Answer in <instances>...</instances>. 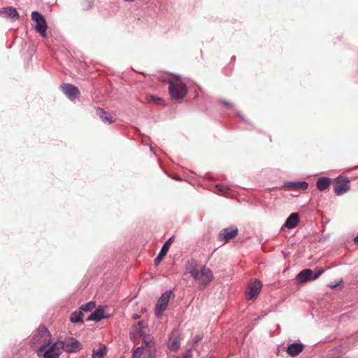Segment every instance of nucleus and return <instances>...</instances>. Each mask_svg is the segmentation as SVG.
Here are the masks:
<instances>
[{
  "label": "nucleus",
  "mask_w": 358,
  "mask_h": 358,
  "mask_svg": "<svg viewBox=\"0 0 358 358\" xmlns=\"http://www.w3.org/2000/svg\"><path fill=\"white\" fill-rule=\"evenodd\" d=\"M52 341V335L45 325H40L31 339L32 348H47Z\"/></svg>",
  "instance_id": "1"
},
{
  "label": "nucleus",
  "mask_w": 358,
  "mask_h": 358,
  "mask_svg": "<svg viewBox=\"0 0 358 358\" xmlns=\"http://www.w3.org/2000/svg\"><path fill=\"white\" fill-rule=\"evenodd\" d=\"M189 273L194 279L199 280L204 287L213 279V272L206 266L192 268Z\"/></svg>",
  "instance_id": "2"
},
{
  "label": "nucleus",
  "mask_w": 358,
  "mask_h": 358,
  "mask_svg": "<svg viewBox=\"0 0 358 358\" xmlns=\"http://www.w3.org/2000/svg\"><path fill=\"white\" fill-rule=\"evenodd\" d=\"M38 358H59L62 354V350L58 341L52 342L47 348H39L36 350Z\"/></svg>",
  "instance_id": "3"
},
{
  "label": "nucleus",
  "mask_w": 358,
  "mask_h": 358,
  "mask_svg": "<svg viewBox=\"0 0 358 358\" xmlns=\"http://www.w3.org/2000/svg\"><path fill=\"white\" fill-rule=\"evenodd\" d=\"M169 91L173 100H182L187 94L188 90L183 83L169 80Z\"/></svg>",
  "instance_id": "4"
},
{
  "label": "nucleus",
  "mask_w": 358,
  "mask_h": 358,
  "mask_svg": "<svg viewBox=\"0 0 358 358\" xmlns=\"http://www.w3.org/2000/svg\"><path fill=\"white\" fill-rule=\"evenodd\" d=\"M62 352L64 351L69 354L78 352L83 348L80 342L75 338L68 337L64 341H59Z\"/></svg>",
  "instance_id": "5"
},
{
  "label": "nucleus",
  "mask_w": 358,
  "mask_h": 358,
  "mask_svg": "<svg viewBox=\"0 0 358 358\" xmlns=\"http://www.w3.org/2000/svg\"><path fill=\"white\" fill-rule=\"evenodd\" d=\"M173 294L172 290H168L163 293L158 301L155 308V315L157 318L162 317L163 313L167 308L168 303L170 300L171 296Z\"/></svg>",
  "instance_id": "6"
},
{
  "label": "nucleus",
  "mask_w": 358,
  "mask_h": 358,
  "mask_svg": "<svg viewBox=\"0 0 358 358\" xmlns=\"http://www.w3.org/2000/svg\"><path fill=\"white\" fill-rule=\"evenodd\" d=\"M31 19L35 22V29L43 37H46L47 23L45 17L38 11H33Z\"/></svg>",
  "instance_id": "7"
},
{
  "label": "nucleus",
  "mask_w": 358,
  "mask_h": 358,
  "mask_svg": "<svg viewBox=\"0 0 358 358\" xmlns=\"http://www.w3.org/2000/svg\"><path fill=\"white\" fill-rule=\"evenodd\" d=\"M180 333L178 329H174L169 336L166 342L168 349L171 352H176L180 348Z\"/></svg>",
  "instance_id": "8"
},
{
  "label": "nucleus",
  "mask_w": 358,
  "mask_h": 358,
  "mask_svg": "<svg viewBox=\"0 0 358 358\" xmlns=\"http://www.w3.org/2000/svg\"><path fill=\"white\" fill-rule=\"evenodd\" d=\"M238 234V229L236 227L231 226L224 228L221 230L218 234L217 238L220 241L227 243L231 238L235 237Z\"/></svg>",
  "instance_id": "9"
},
{
  "label": "nucleus",
  "mask_w": 358,
  "mask_h": 358,
  "mask_svg": "<svg viewBox=\"0 0 358 358\" xmlns=\"http://www.w3.org/2000/svg\"><path fill=\"white\" fill-rule=\"evenodd\" d=\"M60 88L63 93L71 101H73L80 94L78 88L72 84L63 83L61 85Z\"/></svg>",
  "instance_id": "10"
},
{
  "label": "nucleus",
  "mask_w": 358,
  "mask_h": 358,
  "mask_svg": "<svg viewBox=\"0 0 358 358\" xmlns=\"http://www.w3.org/2000/svg\"><path fill=\"white\" fill-rule=\"evenodd\" d=\"M340 178H336L335 185L334 186V191L336 195H342L350 189V180L348 178H344L342 180H339Z\"/></svg>",
  "instance_id": "11"
},
{
  "label": "nucleus",
  "mask_w": 358,
  "mask_h": 358,
  "mask_svg": "<svg viewBox=\"0 0 358 358\" xmlns=\"http://www.w3.org/2000/svg\"><path fill=\"white\" fill-rule=\"evenodd\" d=\"M296 280L298 284H302L307 281L314 280L313 271L310 268L302 270L296 275Z\"/></svg>",
  "instance_id": "12"
},
{
  "label": "nucleus",
  "mask_w": 358,
  "mask_h": 358,
  "mask_svg": "<svg viewBox=\"0 0 358 358\" xmlns=\"http://www.w3.org/2000/svg\"><path fill=\"white\" fill-rule=\"evenodd\" d=\"M262 287V282L258 280H255L254 282L249 286L248 289L246 292L248 299H252L254 297L257 296L259 293Z\"/></svg>",
  "instance_id": "13"
},
{
  "label": "nucleus",
  "mask_w": 358,
  "mask_h": 358,
  "mask_svg": "<svg viewBox=\"0 0 358 358\" xmlns=\"http://www.w3.org/2000/svg\"><path fill=\"white\" fill-rule=\"evenodd\" d=\"M0 15L4 18H10L14 20L19 17L17 10L12 6L1 8L0 10Z\"/></svg>",
  "instance_id": "14"
},
{
  "label": "nucleus",
  "mask_w": 358,
  "mask_h": 358,
  "mask_svg": "<svg viewBox=\"0 0 358 358\" xmlns=\"http://www.w3.org/2000/svg\"><path fill=\"white\" fill-rule=\"evenodd\" d=\"M173 241V237L169 238L165 243L162 245L159 254L157 257L155 259V264L156 265L159 264L164 257L166 255L168 250L169 249L170 244Z\"/></svg>",
  "instance_id": "15"
},
{
  "label": "nucleus",
  "mask_w": 358,
  "mask_h": 358,
  "mask_svg": "<svg viewBox=\"0 0 358 358\" xmlns=\"http://www.w3.org/2000/svg\"><path fill=\"white\" fill-rule=\"evenodd\" d=\"M299 214L297 213H293L287 218L282 228L294 229L299 224Z\"/></svg>",
  "instance_id": "16"
},
{
  "label": "nucleus",
  "mask_w": 358,
  "mask_h": 358,
  "mask_svg": "<svg viewBox=\"0 0 358 358\" xmlns=\"http://www.w3.org/2000/svg\"><path fill=\"white\" fill-rule=\"evenodd\" d=\"M303 348L302 343H294L288 345L287 352L291 357H296L303 351Z\"/></svg>",
  "instance_id": "17"
},
{
  "label": "nucleus",
  "mask_w": 358,
  "mask_h": 358,
  "mask_svg": "<svg viewBox=\"0 0 358 358\" xmlns=\"http://www.w3.org/2000/svg\"><path fill=\"white\" fill-rule=\"evenodd\" d=\"M108 316H106L104 315V310L99 307L96 308L87 318V321H94V322H99L102 319L107 318Z\"/></svg>",
  "instance_id": "18"
},
{
  "label": "nucleus",
  "mask_w": 358,
  "mask_h": 358,
  "mask_svg": "<svg viewBox=\"0 0 358 358\" xmlns=\"http://www.w3.org/2000/svg\"><path fill=\"white\" fill-rule=\"evenodd\" d=\"M285 186L289 189L305 190L308 188V183L306 181L287 182Z\"/></svg>",
  "instance_id": "19"
},
{
  "label": "nucleus",
  "mask_w": 358,
  "mask_h": 358,
  "mask_svg": "<svg viewBox=\"0 0 358 358\" xmlns=\"http://www.w3.org/2000/svg\"><path fill=\"white\" fill-rule=\"evenodd\" d=\"M141 348H142V349H145L147 354H148V352L152 348L156 350L155 341L153 338L151 337L143 338Z\"/></svg>",
  "instance_id": "20"
},
{
  "label": "nucleus",
  "mask_w": 358,
  "mask_h": 358,
  "mask_svg": "<svg viewBox=\"0 0 358 358\" xmlns=\"http://www.w3.org/2000/svg\"><path fill=\"white\" fill-rule=\"evenodd\" d=\"M106 352V346L103 343H99V348L92 350V358H103Z\"/></svg>",
  "instance_id": "21"
},
{
  "label": "nucleus",
  "mask_w": 358,
  "mask_h": 358,
  "mask_svg": "<svg viewBox=\"0 0 358 358\" xmlns=\"http://www.w3.org/2000/svg\"><path fill=\"white\" fill-rule=\"evenodd\" d=\"M83 313L78 309V310L73 311L70 315V322L73 324L83 323Z\"/></svg>",
  "instance_id": "22"
},
{
  "label": "nucleus",
  "mask_w": 358,
  "mask_h": 358,
  "mask_svg": "<svg viewBox=\"0 0 358 358\" xmlns=\"http://www.w3.org/2000/svg\"><path fill=\"white\" fill-rule=\"evenodd\" d=\"M330 182L331 180L329 178L321 177L317 180V187L320 191H324L329 186Z\"/></svg>",
  "instance_id": "23"
},
{
  "label": "nucleus",
  "mask_w": 358,
  "mask_h": 358,
  "mask_svg": "<svg viewBox=\"0 0 358 358\" xmlns=\"http://www.w3.org/2000/svg\"><path fill=\"white\" fill-rule=\"evenodd\" d=\"M96 110H97V114L99 115L101 120L103 122H107L108 124H112L114 122V120H113V117L111 116H110L109 114L106 111L103 110L101 108H98Z\"/></svg>",
  "instance_id": "24"
},
{
  "label": "nucleus",
  "mask_w": 358,
  "mask_h": 358,
  "mask_svg": "<svg viewBox=\"0 0 358 358\" xmlns=\"http://www.w3.org/2000/svg\"><path fill=\"white\" fill-rule=\"evenodd\" d=\"M95 307H96V303L94 301H89L87 303H85L81 305L80 307L79 308V309L83 313L84 311L87 312V311L92 310Z\"/></svg>",
  "instance_id": "25"
},
{
  "label": "nucleus",
  "mask_w": 358,
  "mask_h": 358,
  "mask_svg": "<svg viewBox=\"0 0 358 358\" xmlns=\"http://www.w3.org/2000/svg\"><path fill=\"white\" fill-rule=\"evenodd\" d=\"M324 269L321 267H317L313 271V279L314 280L318 278L323 273Z\"/></svg>",
  "instance_id": "26"
},
{
  "label": "nucleus",
  "mask_w": 358,
  "mask_h": 358,
  "mask_svg": "<svg viewBox=\"0 0 358 358\" xmlns=\"http://www.w3.org/2000/svg\"><path fill=\"white\" fill-rule=\"evenodd\" d=\"M94 0H83L85 10H90L93 7Z\"/></svg>",
  "instance_id": "27"
},
{
  "label": "nucleus",
  "mask_w": 358,
  "mask_h": 358,
  "mask_svg": "<svg viewBox=\"0 0 358 358\" xmlns=\"http://www.w3.org/2000/svg\"><path fill=\"white\" fill-rule=\"evenodd\" d=\"M142 348L141 347H138L133 352V357L134 358H140L141 356V351H142Z\"/></svg>",
  "instance_id": "28"
},
{
  "label": "nucleus",
  "mask_w": 358,
  "mask_h": 358,
  "mask_svg": "<svg viewBox=\"0 0 358 358\" xmlns=\"http://www.w3.org/2000/svg\"><path fill=\"white\" fill-rule=\"evenodd\" d=\"M156 354H155V350L154 348L151 349L147 355V358H155Z\"/></svg>",
  "instance_id": "29"
},
{
  "label": "nucleus",
  "mask_w": 358,
  "mask_h": 358,
  "mask_svg": "<svg viewBox=\"0 0 358 358\" xmlns=\"http://www.w3.org/2000/svg\"><path fill=\"white\" fill-rule=\"evenodd\" d=\"M203 336L201 335H196L194 338V343H197L202 339Z\"/></svg>",
  "instance_id": "30"
},
{
  "label": "nucleus",
  "mask_w": 358,
  "mask_h": 358,
  "mask_svg": "<svg viewBox=\"0 0 358 358\" xmlns=\"http://www.w3.org/2000/svg\"><path fill=\"white\" fill-rule=\"evenodd\" d=\"M343 282L342 280H341L338 283H336V284H331L329 285V287H331V289H335L336 287H337L338 286L339 284H341V282Z\"/></svg>",
  "instance_id": "31"
},
{
  "label": "nucleus",
  "mask_w": 358,
  "mask_h": 358,
  "mask_svg": "<svg viewBox=\"0 0 358 358\" xmlns=\"http://www.w3.org/2000/svg\"><path fill=\"white\" fill-rule=\"evenodd\" d=\"M217 187L220 192H225L228 188H224L222 185H217Z\"/></svg>",
  "instance_id": "32"
},
{
  "label": "nucleus",
  "mask_w": 358,
  "mask_h": 358,
  "mask_svg": "<svg viewBox=\"0 0 358 358\" xmlns=\"http://www.w3.org/2000/svg\"><path fill=\"white\" fill-rule=\"evenodd\" d=\"M222 104H223L224 106H225L226 107L231 108V107L232 106V104H231V103H229V102L223 101V102H222Z\"/></svg>",
  "instance_id": "33"
},
{
  "label": "nucleus",
  "mask_w": 358,
  "mask_h": 358,
  "mask_svg": "<svg viewBox=\"0 0 358 358\" xmlns=\"http://www.w3.org/2000/svg\"><path fill=\"white\" fill-rule=\"evenodd\" d=\"M353 241L355 243V244H356L357 245H358V236H355L353 239Z\"/></svg>",
  "instance_id": "34"
},
{
  "label": "nucleus",
  "mask_w": 358,
  "mask_h": 358,
  "mask_svg": "<svg viewBox=\"0 0 358 358\" xmlns=\"http://www.w3.org/2000/svg\"><path fill=\"white\" fill-rule=\"evenodd\" d=\"M152 99H153V100H155V101H157V102H159V101H162V100H161V99H159V98H155V97H154V96H152Z\"/></svg>",
  "instance_id": "35"
},
{
  "label": "nucleus",
  "mask_w": 358,
  "mask_h": 358,
  "mask_svg": "<svg viewBox=\"0 0 358 358\" xmlns=\"http://www.w3.org/2000/svg\"><path fill=\"white\" fill-rule=\"evenodd\" d=\"M238 116L243 120L245 121V118L243 116H242L240 113H238Z\"/></svg>",
  "instance_id": "36"
},
{
  "label": "nucleus",
  "mask_w": 358,
  "mask_h": 358,
  "mask_svg": "<svg viewBox=\"0 0 358 358\" xmlns=\"http://www.w3.org/2000/svg\"><path fill=\"white\" fill-rule=\"evenodd\" d=\"M133 317L134 319H137V318H138V317H139V315H137V314H134V315H133V317Z\"/></svg>",
  "instance_id": "37"
},
{
  "label": "nucleus",
  "mask_w": 358,
  "mask_h": 358,
  "mask_svg": "<svg viewBox=\"0 0 358 358\" xmlns=\"http://www.w3.org/2000/svg\"><path fill=\"white\" fill-rule=\"evenodd\" d=\"M173 178H174L175 180H180V177H178V176L173 177Z\"/></svg>",
  "instance_id": "38"
},
{
  "label": "nucleus",
  "mask_w": 358,
  "mask_h": 358,
  "mask_svg": "<svg viewBox=\"0 0 358 358\" xmlns=\"http://www.w3.org/2000/svg\"><path fill=\"white\" fill-rule=\"evenodd\" d=\"M120 358H124L123 357H121Z\"/></svg>",
  "instance_id": "39"
},
{
  "label": "nucleus",
  "mask_w": 358,
  "mask_h": 358,
  "mask_svg": "<svg viewBox=\"0 0 358 358\" xmlns=\"http://www.w3.org/2000/svg\"><path fill=\"white\" fill-rule=\"evenodd\" d=\"M209 358H213L212 357H209Z\"/></svg>",
  "instance_id": "40"
}]
</instances>
